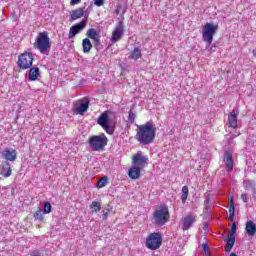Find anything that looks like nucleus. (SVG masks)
<instances>
[{
  "label": "nucleus",
  "instance_id": "38",
  "mask_svg": "<svg viewBox=\"0 0 256 256\" xmlns=\"http://www.w3.org/2000/svg\"><path fill=\"white\" fill-rule=\"evenodd\" d=\"M241 199H242V201H243L244 203H248L247 194L243 193V194L241 195Z\"/></svg>",
  "mask_w": 256,
  "mask_h": 256
},
{
  "label": "nucleus",
  "instance_id": "34",
  "mask_svg": "<svg viewBox=\"0 0 256 256\" xmlns=\"http://www.w3.org/2000/svg\"><path fill=\"white\" fill-rule=\"evenodd\" d=\"M233 219H235V210H229L228 220L233 222Z\"/></svg>",
  "mask_w": 256,
  "mask_h": 256
},
{
  "label": "nucleus",
  "instance_id": "35",
  "mask_svg": "<svg viewBox=\"0 0 256 256\" xmlns=\"http://www.w3.org/2000/svg\"><path fill=\"white\" fill-rule=\"evenodd\" d=\"M104 4L105 0H94V5H96V7H102Z\"/></svg>",
  "mask_w": 256,
  "mask_h": 256
},
{
  "label": "nucleus",
  "instance_id": "41",
  "mask_svg": "<svg viewBox=\"0 0 256 256\" xmlns=\"http://www.w3.org/2000/svg\"><path fill=\"white\" fill-rule=\"evenodd\" d=\"M203 229H204V231H207V230L209 229V224L204 223V225H203Z\"/></svg>",
  "mask_w": 256,
  "mask_h": 256
},
{
  "label": "nucleus",
  "instance_id": "13",
  "mask_svg": "<svg viewBox=\"0 0 256 256\" xmlns=\"http://www.w3.org/2000/svg\"><path fill=\"white\" fill-rule=\"evenodd\" d=\"M75 106L78 115H85V113H87L89 110V100H78L75 102Z\"/></svg>",
  "mask_w": 256,
  "mask_h": 256
},
{
  "label": "nucleus",
  "instance_id": "16",
  "mask_svg": "<svg viewBox=\"0 0 256 256\" xmlns=\"http://www.w3.org/2000/svg\"><path fill=\"white\" fill-rule=\"evenodd\" d=\"M237 115H239V110H232L228 116L229 127H232L233 129L237 127Z\"/></svg>",
  "mask_w": 256,
  "mask_h": 256
},
{
  "label": "nucleus",
  "instance_id": "20",
  "mask_svg": "<svg viewBox=\"0 0 256 256\" xmlns=\"http://www.w3.org/2000/svg\"><path fill=\"white\" fill-rule=\"evenodd\" d=\"M82 49L83 53H91V49H93V44L89 38H85L82 40Z\"/></svg>",
  "mask_w": 256,
  "mask_h": 256
},
{
  "label": "nucleus",
  "instance_id": "15",
  "mask_svg": "<svg viewBox=\"0 0 256 256\" xmlns=\"http://www.w3.org/2000/svg\"><path fill=\"white\" fill-rule=\"evenodd\" d=\"M224 163L226 165L227 171H233V154L231 151H226L224 154Z\"/></svg>",
  "mask_w": 256,
  "mask_h": 256
},
{
  "label": "nucleus",
  "instance_id": "44",
  "mask_svg": "<svg viewBox=\"0 0 256 256\" xmlns=\"http://www.w3.org/2000/svg\"><path fill=\"white\" fill-rule=\"evenodd\" d=\"M206 201H207V203H209V199H207Z\"/></svg>",
  "mask_w": 256,
  "mask_h": 256
},
{
  "label": "nucleus",
  "instance_id": "11",
  "mask_svg": "<svg viewBox=\"0 0 256 256\" xmlns=\"http://www.w3.org/2000/svg\"><path fill=\"white\" fill-rule=\"evenodd\" d=\"M125 33V25L123 23V20H119L114 31L112 32L111 42L117 43L123 37V34Z\"/></svg>",
  "mask_w": 256,
  "mask_h": 256
},
{
  "label": "nucleus",
  "instance_id": "40",
  "mask_svg": "<svg viewBox=\"0 0 256 256\" xmlns=\"http://www.w3.org/2000/svg\"><path fill=\"white\" fill-rule=\"evenodd\" d=\"M81 3V0H71L70 5H79Z\"/></svg>",
  "mask_w": 256,
  "mask_h": 256
},
{
  "label": "nucleus",
  "instance_id": "1",
  "mask_svg": "<svg viewBox=\"0 0 256 256\" xmlns=\"http://www.w3.org/2000/svg\"><path fill=\"white\" fill-rule=\"evenodd\" d=\"M137 133L135 139L140 145H151L155 141V135L157 133V127L153 121H148L145 124L137 126Z\"/></svg>",
  "mask_w": 256,
  "mask_h": 256
},
{
  "label": "nucleus",
  "instance_id": "12",
  "mask_svg": "<svg viewBox=\"0 0 256 256\" xmlns=\"http://www.w3.org/2000/svg\"><path fill=\"white\" fill-rule=\"evenodd\" d=\"M85 27H87V22L85 20H82L81 22L71 26L69 35H68L69 39L75 38V36L79 35V33H81V31H83Z\"/></svg>",
  "mask_w": 256,
  "mask_h": 256
},
{
  "label": "nucleus",
  "instance_id": "28",
  "mask_svg": "<svg viewBox=\"0 0 256 256\" xmlns=\"http://www.w3.org/2000/svg\"><path fill=\"white\" fill-rule=\"evenodd\" d=\"M90 209L92 213H99V210L101 209V203L97 201H93L92 204L90 205Z\"/></svg>",
  "mask_w": 256,
  "mask_h": 256
},
{
  "label": "nucleus",
  "instance_id": "27",
  "mask_svg": "<svg viewBox=\"0 0 256 256\" xmlns=\"http://www.w3.org/2000/svg\"><path fill=\"white\" fill-rule=\"evenodd\" d=\"M133 107H135L134 105L131 107L130 111L128 112V120L127 122L130 124L135 123V119L137 117V115L135 113H133Z\"/></svg>",
  "mask_w": 256,
  "mask_h": 256
},
{
  "label": "nucleus",
  "instance_id": "42",
  "mask_svg": "<svg viewBox=\"0 0 256 256\" xmlns=\"http://www.w3.org/2000/svg\"><path fill=\"white\" fill-rule=\"evenodd\" d=\"M252 53H253L254 57L256 58V50H253Z\"/></svg>",
  "mask_w": 256,
  "mask_h": 256
},
{
  "label": "nucleus",
  "instance_id": "22",
  "mask_svg": "<svg viewBox=\"0 0 256 256\" xmlns=\"http://www.w3.org/2000/svg\"><path fill=\"white\" fill-rule=\"evenodd\" d=\"M3 156L7 161H15V159H17V151L5 150Z\"/></svg>",
  "mask_w": 256,
  "mask_h": 256
},
{
  "label": "nucleus",
  "instance_id": "24",
  "mask_svg": "<svg viewBox=\"0 0 256 256\" xmlns=\"http://www.w3.org/2000/svg\"><path fill=\"white\" fill-rule=\"evenodd\" d=\"M86 35L88 37V39H97V37H100L101 35H99V32H97V30H95V28H90L87 30Z\"/></svg>",
  "mask_w": 256,
  "mask_h": 256
},
{
  "label": "nucleus",
  "instance_id": "19",
  "mask_svg": "<svg viewBox=\"0 0 256 256\" xmlns=\"http://www.w3.org/2000/svg\"><path fill=\"white\" fill-rule=\"evenodd\" d=\"M41 75V72L39 71V67H30L29 73H28V81H37V78Z\"/></svg>",
  "mask_w": 256,
  "mask_h": 256
},
{
  "label": "nucleus",
  "instance_id": "31",
  "mask_svg": "<svg viewBox=\"0 0 256 256\" xmlns=\"http://www.w3.org/2000/svg\"><path fill=\"white\" fill-rule=\"evenodd\" d=\"M34 219H36V221H43V211L42 210H38L34 213Z\"/></svg>",
  "mask_w": 256,
  "mask_h": 256
},
{
  "label": "nucleus",
  "instance_id": "29",
  "mask_svg": "<svg viewBox=\"0 0 256 256\" xmlns=\"http://www.w3.org/2000/svg\"><path fill=\"white\" fill-rule=\"evenodd\" d=\"M94 41V47L96 51H101L103 49V46L101 45V36H98L97 38L92 39Z\"/></svg>",
  "mask_w": 256,
  "mask_h": 256
},
{
  "label": "nucleus",
  "instance_id": "2",
  "mask_svg": "<svg viewBox=\"0 0 256 256\" xmlns=\"http://www.w3.org/2000/svg\"><path fill=\"white\" fill-rule=\"evenodd\" d=\"M116 121L117 114L111 110L104 111L97 119L98 125H100L108 135H113L115 133Z\"/></svg>",
  "mask_w": 256,
  "mask_h": 256
},
{
  "label": "nucleus",
  "instance_id": "7",
  "mask_svg": "<svg viewBox=\"0 0 256 256\" xmlns=\"http://www.w3.org/2000/svg\"><path fill=\"white\" fill-rule=\"evenodd\" d=\"M163 245V235L160 232H153L146 238V247L151 251H156Z\"/></svg>",
  "mask_w": 256,
  "mask_h": 256
},
{
  "label": "nucleus",
  "instance_id": "23",
  "mask_svg": "<svg viewBox=\"0 0 256 256\" xmlns=\"http://www.w3.org/2000/svg\"><path fill=\"white\" fill-rule=\"evenodd\" d=\"M12 171L13 170L11 169V165L8 162H5L3 164L2 171H1L0 175H2V177H11Z\"/></svg>",
  "mask_w": 256,
  "mask_h": 256
},
{
  "label": "nucleus",
  "instance_id": "33",
  "mask_svg": "<svg viewBox=\"0 0 256 256\" xmlns=\"http://www.w3.org/2000/svg\"><path fill=\"white\" fill-rule=\"evenodd\" d=\"M229 211H235V200L233 199V197H231L229 199Z\"/></svg>",
  "mask_w": 256,
  "mask_h": 256
},
{
  "label": "nucleus",
  "instance_id": "14",
  "mask_svg": "<svg viewBox=\"0 0 256 256\" xmlns=\"http://www.w3.org/2000/svg\"><path fill=\"white\" fill-rule=\"evenodd\" d=\"M196 218L192 214H188L184 219L182 220V229L183 231H189L190 227H193V223H195Z\"/></svg>",
  "mask_w": 256,
  "mask_h": 256
},
{
  "label": "nucleus",
  "instance_id": "17",
  "mask_svg": "<svg viewBox=\"0 0 256 256\" xmlns=\"http://www.w3.org/2000/svg\"><path fill=\"white\" fill-rule=\"evenodd\" d=\"M141 169L137 166H131V168L128 170V176L130 177V179H139V177H141Z\"/></svg>",
  "mask_w": 256,
  "mask_h": 256
},
{
  "label": "nucleus",
  "instance_id": "43",
  "mask_svg": "<svg viewBox=\"0 0 256 256\" xmlns=\"http://www.w3.org/2000/svg\"><path fill=\"white\" fill-rule=\"evenodd\" d=\"M230 256H237V254L235 252H232Z\"/></svg>",
  "mask_w": 256,
  "mask_h": 256
},
{
  "label": "nucleus",
  "instance_id": "37",
  "mask_svg": "<svg viewBox=\"0 0 256 256\" xmlns=\"http://www.w3.org/2000/svg\"><path fill=\"white\" fill-rule=\"evenodd\" d=\"M30 256H41V252L39 250H34L30 253Z\"/></svg>",
  "mask_w": 256,
  "mask_h": 256
},
{
  "label": "nucleus",
  "instance_id": "6",
  "mask_svg": "<svg viewBox=\"0 0 256 256\" xmlns=\"http://www.w3.org/2000/svg\"><path fill=\"white\" fill-rule=\"evenodd\" d=\"M107 136L105 134L91 136L88 145L92 151H101L107 145Z\"/></svg>",
  "mask_w": 256,
  "mask_h": 256
},
{
  "label": "nucleus",
  "instance_id": "30",
  "mask_svg": "<svg viewBox=\"0 0 256 256\" xmlns=\"http://www.w3.org/2000/svg\"><path fill=\"white\" fill-rule=\"evenodd\" d=\"M52 209H53V206H51V202H49V201L44 202V211H43V213L49 214V213H51Z\"/></svg>",
  "mask_w": 256,
  "mask_h": 256
},
{
  "label": "nucleus",
  "instance_id": "3",
  "mask_svg": "<svg viewBox=\"0 0 256 256\" xmlns=\"http://www.w3.org/2000/svg\"><path fill=\"white\" fill-rule=\"evenodd\" d=\"M169 207L160 206L158 210H155L153 213V223L158 227H163L166 223H169L170 219Z\"/></svg>",
  "mask_w": 256,
  "mask_h": 256
},
{
  "label": "nucleus",
  "instance_id": "32",
  "mask_svg": "<svg viewBox=\"0 0 256 256\" xmlns=\"http://www.w3.org/2000/svg\"><path fill=\"white\" fill-rule=\"evenodd\" d=\"M107 176L103 177L96 185V187H98L99 189H101L102 187H105V185H107Z\"/></svg>",
  "mask_w": 256,
  "mask_h": 256
},
{
  "label": "nucleus",
  "instance_id": "10",
  "mask_svg": "<svg viewBox=\"0 0 256 256\" xmlns=\"http://www.w3.org/2000/svg\"><path fill=\"white\" fill-rule=\"evenodd\" d=\"M149 158L143 155V152L138 151L132 156V165L134 167H139V169H145L147 167Z\"/></svg>",
  "mask_w": 256,
  "mask_h": 256
},
{
  "label": "nucleus",
  "instance_id": "36",
  "mask_svg": "<svg viewBox=\"0 0 256 256\" xmlns=\"http://www.w3.org/2000/svg\"><path fill=\"white\" fill-rule=\"evenodd\" d=\"M108 215H109V209L103 210V215H102L103 221H105V219H107Z\"/></svg>",
  "mask_w": 256,
  "mask_h": 256
},
{
  "label": "nucleus",
  "instance_id": "39",
  "mask_svg": "<svg viewBox=\"0 0 256 256\" xmlns=\"http://www.w3.org/2000/svg\"><path fill=\"white\" fill-rule=\"evenodd\" d=\"M202 249H203V251H205V252L209 251V244H208V243H203V244H202Z\"/></svg>",
  "mask_w": 256,
  "mask_h": 256
},
{
  "label": "nucleus",
  "instance_id": "9",
  "mask_svg": "<svg viewBox=\"0 0 256 256\" xmlns=\"http://www.w3.org/2000/svg\"><path fill=\"white\" fill-rule=\"evenodd\" d=\"M235 233H237V222H233L231 229L228 231L227 238L224 239L226 242L225 252L229 253L235 246Z\"/></svg>",
  "mask_w": 256,
  "mask_h": 256
},
{
  "label": "nucleus",
  "instance_id": "21",
  "mask_svg": "<svg viewBox=\"0 0 256 256\" xmlns=\"http://www.w3.org/2000/svg\"><path fill=\"white\" fill-rule=\"evenodd\" d=\"M85 15V8H78L76 10H73L71 13V19L72 21H76V19H81Z\"/></svg>",
  "mask_w": 256,
  "mask_h": 256
},
{
  "label": "nucleus",
  "instance_id": "4",
  "mask_svg": "<svg viewBox=\"0 0 256 256\" xmlns=\"http://www.w3.org/2000/svg\"><path fill=\"white\" fill-rule=\"evenodd\" d=\"M34 49H38L40 53H45L51 49V39L47 31L40 32L36 37L35 43L33 44Z\"/></svg>",
  "mask_w": 256,
  "mask_h": 256
},
{
  "label": "nucleus",
  "instance_id": "8",
  "mask_svg": "<svg viewBox=\"0 0 256 256\" xmlns=\"http://www.w3.org/2000/svg\"><path fill=\"white\" fill-rule=\"evenodd\" d=\"M33 61H35L33 53L24 52L18 56L17 65L19 69L26 71V69H31V67H33Z\"/></svg>",
  "mask_w": 256,
  "mask_h": 256
},
{
  "label": "nucleus",
  "instance_id": "18",
  "mask_svg": "<svg viewBox=\"0 0 256 256\" xmlns=\"http://www.w3.org/2000/svg\"><path fill=\"white\" fill-rule=\"evenodd\" d=\"M246 233L249 237H253L256 234V224L249 220L246 222V227H245Z\"/></svg>",
  "mask_w": 256,
  "mask_h": 256
},
{
  "label": "nucleus",
  "instance_id": "25",
  "mask_svg": "<svg viewBox=\"0 0 256 256\" xmlns=\"http://www.w3.org/2000/svg\"><path fill=\"white\" fill-rule=\"evenodd\" d=\"M141 57H142L141 49L134 48V50L132 51V53L130 55V59H134L135 61H137V59H141Z\"/></svg>",
  "mask_w": 256,
  "mask_h": 256
},
{
  "label": "nucleus",
  "instance_id": "26",
  "mask_svg": "<svg viewBox=\"0 0 256 256\" xmlns=\"http://www.w3.org/2000/svg\"><path fill=\"white\" fill-rule=\"evenodd\" d=\"M187 197H189V187L183 186L182 187V195H181L182 203H187Z\"/></svg>",
  "mask_w": 256,
  "mask_h": 256
},
{
  "label": "nucleus",
  "instance_id": "5",
  "mask_svg": "<svg viewBox=\"0 0 256 256\" xmlns=\"http://www.w3.org/2000/svg\"><path fill=\"white\" fill-rule=\"evenodd\" d=\"M219 31V24L207 22L202 30V39L207 45L213 43V36Z\"/></svg>",
  "mask_w": 256,
  "mask_h": 256
}]
</instances>
